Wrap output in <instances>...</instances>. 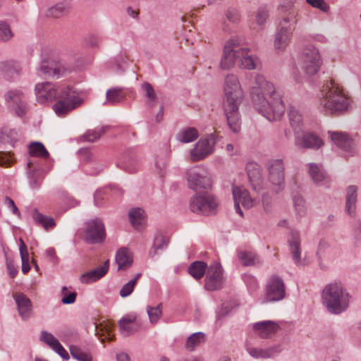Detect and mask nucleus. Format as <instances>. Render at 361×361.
<instances>
[{"mask_svg":"<svg viewBox=\"0 0 361 361\" xmlns=\"http://www.w3.org/2000/svg\"><path fill=\"white\" fill-rule=\"evenodd\" d=\"M254 108L269 121L280 120L285 112L281 94L274 84L260 74L256 75L250 86Z\"/></svg>","mask_w":361,"mask_h":361,"instance_id":"f257e3e1","label":"nucleus"},{"mask_svg":"<svg viewBox=\"0 0 361 361\" xmlns=\"http://www.w3.org/2000/svg\"><path fill=\"white\" fill-rule=\"evenodd\" d=\"M35 92L39 103L44 104L58 99L53 105V109L59 116H66L84 102L75 89L67 85L49 82H39L36 84Z\"/></svg>","mask_w":361,"mask_h":361,"instance_id":"f03ea898","label":"nucleus"},{"mask_svg":"<svg viewBox=\"0 0 361 361\" xmlns=\"http://www.w3.org/2000/svg\"><path fill=\"white\" fill-rule=\"evenodd\" d=\"M224 109L229 128L233 133L240 130L239 106L242 102L243 92L236 75H227L224 85Z\"/></svg>","mask_w":361,"mask_h":361,"instance_id":"7ed1b4c3","label":"nucleus"},{"mask_svg":"<svg viewBox=\"0 0 361 361\" xmlns=\"http://www.w3.org/2000/svg\"><path fill=\"white\" fill-rule=\"evenodd\" d=\"M350 99L333 80H327L322 86L318 97L317 107L325 114L339 115L347 111Z\"/></svg>","mask_w":361,"mask_h":361,"instance_id":"20e7f679","label":"nucleus"},{"mask_svg":"<svg viewBox=\"0 0 361 361\" xmlns=\"http://www.w3.org/2000/svg\"><path fill=\"white\" fill-rule=\"evenodd\" d=\"M350 299V294L341 283H330L322 292V302L331 314H339L346 311Z\"/></svg>","mask_w":361,"mask_h":361,"instance_id":"39448f33","label":"nucleus"},{"mask_svg":"<svg viewBox=\"0 0 361 361\" xmlns=\"http://www.w3.org/2000/svg\"><path fill=\"white\" fill-rule=\"evenodd\" d=\"M297 23L296 11H291L288 16H283L275 35L274 45L276 51H283L288 47Z\"/></svg>","mask_w":361,"mask_h":361,"instance_id":"423d86ee","label":"nucleus"},{"mask_svg":"<svg viewBox=\"0 0 361 361\" xmlns=\"http://www.w3.org/2000/svg\"><path fill=\"white\" fill-rule=\"evenodd\" d=\"M218 206L216 197L207 192L197 193L190 201V208L192 212L205 216L215 214Z\"/></svg>","mask_w":361,"mask_h":361,"instance_id":"0eeeda50","label":"nucleus"},{"mask_svg":"<svg viewBox=\"0 0 361 361\" xmlns=\"http://www.w3.org/2000/svg\"><path fill=\"white\" fill-rule=\"evenodd\" d=\"M284 171L285 166L282 159H276L269 161L268 181L275 193H279L285 188Z\"/></svg>","mask_w":361,"mask_h":361,"instance_id":"6e6552de","label":"nucleus"},{"mask_svg":"<svg viewBox=\"0 0 361 361\" xmlns=\"http://www.w3.org/2000/svg\"><path fill=\"white\" fill-rule=\"evenodd\" d=\"M302 68L306 74H316L322 65V58L319 50L313 45L306 46L302 54Z\"/></svg>","mask_w":361,"mask_h":361,"instance_id":"1a4fd4ad","label":"nucleus"},{"mask_svg":"<svg viewBox=\"0 0 361 361\" xmlns=\"http://www.w3.org/2000/svg\"><path fill=\"white\" fill-rule=\"evenodd\" d=\"M240 42L238 38H232L226 42L224 47L223 56L220 66L222 69L228 70L233 67L236 61L240 57Z\"/></svg>","mask_w":361,"mask_h":361,"instance_id":"9d476101","label":"nucleus"},{"mask_svg":"<svg viewBox=\"0 0 361 361\" xmlns=\"http://www.w3.org/2000/svg\"><path fill=\"white\" fill-rule=\"evenodd\" d=\"M225 279L221 265L218 262H213L207 269L205 278V289L210 291L219 290L222 288Z\"/></svg>","mask_w":361,"mask_h":361,"instance_id":"9b49d317","label":"nucleus"},{"mask_svg":"<svg viewBox=\"0 0 361 361\" xmlns=\"http://www.w3.org/2000/svg\"><path fill=\"white\" fill-rule=\"evenodd\" d=\"M215 141L211 135L209 137L201 138L190 150V157L192 161H199L204 159L214 151Z\"/></svg>","mask_w":361,"mask_h":361,"instance_id":"f8f14e48","label":"nucleus"},{"mask_svg":"<svg viewBox=\"0 0 361 361\" xmlns=\"http://www.w3.org/2000/svg\"><path fill=\"white\" fill-rule=\"evenodd\" d=\"M188 182L190 188L194 190L207 189L211 185V178L205 168L197 167L189 171Z\"/></svg>","mask_w":361,"mask_h":361,"instance_id":"ddd939ff","label":"nucleus"},{"mask_svg":"<svg viewBox=\"0 0 361 361\" xmlns=\"http://www.w3.org/2000/svg\"><path fill=\"white\" fill-rule=\"evenodd\" d=\"M266 291L264 302L282 300L286 296V288L282 279L278 276H272L267 282Z\"/></svg>","mask_w":361,"mask_h":361,"instance_id":"4468645a","label":"nucleus"},{"mask_svg":"<svg viewBox=\"0 0 361 361\" xmlns=\"http://www.w3.org/2000/svg\"><path fill=\"white\" fill-rule=\"evenodd\" d=\"M232 194L235 212L241 217H243V212L240 208V205L245 209H249L254 207L255 200L251 197L247 189L241 186H233L232 188Z\"/></svg>","mask_w":361,"mask_h":361,"instance_id":"2eb2a0df","label":"nucleus"},{"mask_svg":"<svg viewBox=\"0 0 361 361\" xmlns=\"http://www.w3.org/2000/svg\"><path fill=\"white\" fill-rule=\"evenodd\" d=\"M104 226L100 219H96L86 222L85 238L87 242L90 243H100L104 239Z\"/></svg>","mask_w":361,"mask_h":361,"instance_id":"dca6fc26","label":"nucleus"},{"mask_svg":"<svg viewBox=\"0 0 361 361\" xmlns=\"http://www.w3.org/2000/svg\"><path fill=\"white\" fill-rule=\"evenodd\" d=\"M328 133L331 141L346 153V156H353L356 153L355 142L347 133L339 131H329Z\"/></svg>","mask_w":361,"mask_h":361,"instance_id":"f3484780","label":"nucleus"},{"mask_svg":"<svg viewBox=\"0 0 361 361\" xmlns=\"http://www.w3.org/2000/svg\"><path fill=\"white\" fill-rule=\"evenodd\" d=\"M6 102L12 106L19 116H23L27 109V99L25 93L20 90H11L5 94Z\"/></svg>","mask_w":361,"mask_h":361,"instance_id":"a211bd4d","label":"nucleus"},{"mask_svg":"<svg viewBox=\"0 0 361 361\" xmlns=\"http://www.w3.org/2000/svg\"><path fill=\"white\" fill-rule=\"evenodd\" d=\"M295 145L301 149H318L324 145V142L317 134L305 132L302 135H295Z\"/></svg>","mask_w":361,"mask_h":361,"instance_id":"6ab92c4d","label":"nucleus"},{"mask_svg":"<svg viewBox=\"0 0 361 361\" xmlns=\"http://www.w3.org/2000/svg\"><path fill=\"white\" fill-rule=\"evenodd\" d=\"M279 329V324L271 320L262 321L252 324L254 334L262 338L271 337Z\"/></svg>","mask_w":361,"mask_h":361,"instance_id":"aec40b11","label":"nucleus"},{"mask_svg":"<svg viewBox=\"0 0 361 361\" xmlns=\"http://www.w3.org/2000/svg\"><path fill=\"white\" fill-rule=\"evenodd\" d=\"M18 314L22 319L27 320L32 314V305L29 298L23 293L13 295Z\"/></svg>","mask_w":361,"mask_h":361,"instance_id":"412c9836","label":"nucleus"},{"mask_svg":"<svg viewBox=\"0 0 361 361\" xmlns=\"http://www.w3.org/2000/svg\"><path fill=\"white\" fill-rule=\"evenodd\" d=\"M41 341L49 346L55 353L65 360L69 359V355L59 343V340L50 332L42 331L39 336Z\"/></svg>","mask_w":361,"mask_h":361,"instance_id":"4be33fe9","label":"nucleus"},{"mask_svg":"<svg viewBox=\"0 0 361 361\" xmlns=\"http://www.w3.org/2000/svg\"><path fill=\"white\" fill-rule=\"evenodd\" d=\"M246 170L253 190L255 191L261 190L263 180L260 166L255 162H250L246 166Z\"/></svg>","mask_w":361,"mask_h":361,"instance_id":"5701e85b","label":"nucleus"},{"mask_svg":"<svg viewBox=\"0 0 361 361\" xmlns=\"http://www.w3.org/2000/svg\"><path fill=\"white\" fill-rule=\"evenodd\" d=\"M290 251L296 264H301V247L300 233L297 231H291L288 240Z\"/></svg>","mask_w":361,"mask_h":361,"instance_id":"b1692460","label":"nucleus"},{"mask_svg":"<svg viewBox=\"0 0 361 361\" xmlns=\"http://www.w3.org/2000/svg\"><path fill=\"white\" fill-rule=\"evenodd\" d=\"M109 268V261L107 259L100 267L86 272L80 276V280L82 283H90L103 277Z\"/></svg>","mask_w":361,"mask_h":361,"instance_id":"393cba45","label":"nucleus"},{"mask_svg":"<svg viewBox=\"0 0 361 361\" xmlns=\"http://www.w3.org/2000/svg\"><path fill=\"white\" fill-rule=\"evenodd\" d=\"M169 243V238L163 233L158 231L154 237L153 243L149 252L150 257L154 258L160 252L166 249Z\"/></svg>","mask_w":361,"mask_h":361,"instance_id":"a878e982","label":"nucleus"},{"mask_svg":"<svg viewBox=\"0 0 361 361\" xmlns=\"http://www.w3.org/2000/svg\"><path fill=\"white\" fill-rule=\"evenodd\" d=\"M281 348L279 345L272 346L266 349L247 347V351L249 355L256 359L262 358L267 359L276 356L281 352Z\"/></svg>","mask_w":361,"mask_h":361,"instance_id":"bb28decb","label":"nucleus"},{"mask_svg":"<svg viewBox=\"0 0 361 361\" xmlns=\"http://www.w3.org/2000/svg\"><path fill=\"white\" fill-rule=\"evenodd\" d=\"M249 49L247 47H241L240 51V57L239 58V66L247 70H253L258 67L259 63V59L248 54Z\"/></svg>","mask_w":361,"mask_h":361,"instance_id":"cd10ccee","label":"nucleus"},{"mask_svg":"<svg viewBox=\"0 0 361 361\" xmlns=\"http://www.w3.org/2000/svg\"><path fill=\"white\" fill-rule=\"evenodd\" d=\"M116 262L118 264V270H126L129 269L133 262L131 252L125 247L119 249L116 255Z\"/></svg>","mask_w":361,"mask_h":361,"instance_id":"c85d7f7f","label":"nucleus"},{"mask_svg":"<svg viewBox=\"0 0 361 361\" xmlns=\"http://www.w3.org/2000/svg\"><path fill=\"white\" fill-rule=\"evenodd\" d=\"M357 190V187L353 185L348 186L346 189L345 212L350 216L355 214Z\"/></svg>","mask_w":361,"mask_h":361,"instance_id":"c756f323","label":"nucleus"},{"mask_svg":"<svg viewBox=\"0 0 361 361\" xmlns=\"http://www.w3.org/2000/svg\"><path fill=\"white\" fill-rule=\"evenodd\" d=\"M308 173L315 184L323 185L327 181L328 177L326 172L319 164L310 163Z\"/></svg>","mask_w":361,"mask_h":361,"instance_id":"7c9ffc66","label":"nucleus"},{"mask_svg":"<svg viewBox=\"0 0 361 361\" xmlns=\"http://www.w3.org/2000/svg\"><path fill=\"white\" fill-rule=\"evenodd\" d=\"M136 317L129 315L123 317L118 322L119 330L122 335L128 336L138 330V326L135 324Z\"/></svg>","mask_w":361,"mask_h":361,"instance_id":"2f4dec72","label":"nucleus"},{"mask_svg":"<svg viewBox=\"0 0 361 361\" xmlns=\"http://www.w3.org/2000/svg\"><path fill=\"white\" fill-rule=\"evenodd\" d=\"M238 258L240 263L246 267L254 266L262 262L259 256L252 251L239 250Z\"/></svg>","mask_w":361,"mask_h":361,"instance_id":"473e14b6","label":"nucleus"},{"mask_svg":"<svg viewBox=\"0 0 361 361\" xmlns=\"http://www.w3.org/2000/svg\"><path fill=\"white\" fill-rule=\"evenodd\" d=\"M288 117L291 127L296 135L302 130V116L295 107L290 106L288 109Z\"/></svg>","mask_w":361,"mask_h":361,"instance_id":"72a5a7b5","label":"nucleus"},{"mask_svg":"<svg viewBox=\"0 0 361 361\" xmlns=\"http://www.w3.org/2000/svg\"><path fill=\"white\" fill-rule=\"evenodd\" d=\"M125 89L123 87H113L106 91V102L105 104H116L120 103L126 97Z\"/></svg>","mask_w":361,"mask_h":361,"instance_id":"f704fd0d","label":"nucleus"},{"mask_svg":"<svg viewBox=\"0 0 361 361\" xmlns=\"http://www.w3.org/2000/svg\"><path fill=\"white\" fill-rule=\"evenodd\" d=\"M199 136L197 130L193 127L183 128L177 134V140L183 143H188L195 140Z\"/></svg>","mask_w":361,"mask_h":361,"instance_id":"c9c22d12","label":"nucleus"},{"mask_svg":"<svg viewBox=\"0 0 361 361\" xmlns=\"http://www.w3.org/2000/svg\"><path fill=\"white\" fill-rule=\"evenodd\" d=\"M204 342L205 334L202 332H196L188 338L185 344V348L187 350L191 352Z\"/></svg>","mask_w":361,"mask_h":361,"instance_id":"e433bc0d","label":"nucleus"},{"mask_svg":"<svg viewBox=\"0 0 361 361\" xmlns=\"http://www.w3.org/2000/svg\"><path fill=\"white\" fill-rule=\"evenodd\" d=\"M33 219L37 224L41 225L47 231L56 226L55 221L52 217L45 216L37 210L33 213Z\"/></svg>","mask_w":361,"mask_h":361,"instance_id":"4c0bfd02","label":"nucleus"},{"mask_svg":"<svg viewBox=\"0 0 361 361\" xmlns=\"http://www.w3.org/2000/svg\"><path fill=\"white\" fill-rule=\"evenodd\" d=\"M65 70L61 69L60 67H49L47 62L43 61L39 68V75H48L59 78L63 74Z\"/></svg>","mask_w":361,"mask_h":361,"instance_id":"58836bf2","label":"nucleus"},{"mask_svg":"<svg viewBox=\"0 0 361 361\" xmlns=\"http://www.w3.org/2000/svg\"><path fill=\"white\" fill-rule=\"evenodd\" d=\"M207 264L200 261L192 262L188 268V271L196 279H201L206 272Z\"/></svg>","mask_w":361,"mask_h":361,"instance_id":"ea45409f","label":"nucleus"},{"mask_svg":"<svg viewBox=\"0 0 361 361\" xmlns=\"http://www.w3.org/2000/svg\"><path fill=\"white\" fill-rule=\"evenodd\" d=\"M144 211L140 208H133L129 211L128 216L132 226L138 229L142 224Z\"/></svg>","mask_w":361,"mask_h":361,"instance_id":"a19ab883","label":"nucleus"},{"mask_svg":"<svg viewBox=\"0 0 361 361\" xmlns=\"http://www.w3.org/2000/svg\"><path fill=\"white\" fill-rule=\"evenodd\" d=\"M20 258L22 261V271L24 274L27 273L30 270V257H29V253L27 251V246L23 239L20 238Z\"/></svg>","mask_w":361,"mask_h":361,"instance_id":"79ce46f5","label":"nucleus"},{"mask_svg":"<svg viewBox=\"0 0 361 361\" xmlns=\"http://www.w3.org/2000/svg\"><path fill=\"white\" fill-rule=\"evenodd\" d=\"M29 154L33 157L47 158L49 152L42 142H35L29 145Z\"/></svg>","mask_w":361,"mask_h":361,"instance_id":"37998d69","label":"nucleus"},{"mask_svg":"<svg viewBox=\"0 0 361 361\" xmlns=\"http://www.w3.org/2000/svg\"><path fill=\"white\" fill-rule=\"evenodd\" d=\"M68 9V5L65 3H58L47 9L45 16L48 18H59Z\"/></svg>","mask_w":361,"mask_h":361,"instance_id":"c03bdc74","label":"nucleus"},{"mask_svg":"<svg viewBox=\"0 0 361 361\" xmlns=\"http://www.w3.org/2000/svg\"><path fill=\"white\" fill-rule=\"evenodd\" d=\"M147 312L150 323L152 324L157 323L162 316V304L159 303L156 307L148 305Z\"/></svg>","mask_w":361,"mask_h":361,"instance_id":"a18cd8bd","label":"nucleus"},{"mask_svg":"<svg viewBox=\"0 0 361 361\" xmlns=\"http://www.w3.org/2000/svg\"><path fill=\"white\" fill-rule=\"evenodd\" d=\"M0 67L4 71L12 75H19L21 72V67L19 63L13 61L2 62Z\"/></svg>","mask_w":361,"mask_h":361,"instance_id":"49530a36","label":"nucleus"},{"mask_svg":"<svg viewBox=\"0 0 361 361\" xmlns=\"http://www.w3.org/2000/svg\"><path fill=\"white\" fill-rule=\"evenodd\" d=\"M70 352L73 358L78 361H92V356L90 353L83 352L77 346H71Z\"/></svg>","mask_w":361,"mask_h":361,"instance_id":"de8ad7c7","label":"nucleus"},{"mask_svg":"<svg viewBox=\"0 0 361 361\" xmlns=\"http://www.w3.org/2000/svg\"><path fill=\"white\" fill-rule=\"evenodd\" d=\"M94 325L95 335L98 336L104 335L106 339L109 340L113 338V335L111 334V326L109 324H100L99 325L94 324Z\"/></svg>","mask_w":361,"mask_h":361,"instance_id":"09e8293b","label":"nucleus"},{"mask_svg":"<svg viewBox=\"0 0 361 361\" xmlns=\"http://www.w3.org/2000/svg\"><path fill=\"white\" fill-rule=\"evenodd\" d=\"M13 37L10 25L5 21H0V41L8 42Z\"/></svg>","mask_w":361,"mask_h":361,"instance_id":"8fccbe9b","label":"nucleus"},{"mask_svg":"<svg viewBox=\"0 0 361 361\" xmlns=\"http://www.w3.org/2000/svg\"><path fill=\"white\" fill-rule=\"evenodd\" d=\"M293 204L295 210L296 212V215L299 218H302L305 216L306 214V207L305 200L302 197L300 196H295L293 198Z\"/></svg>","mask_w":361,"mask_h":361,"instance_id":"3c124183","label":"nucleus"},{"mask_svg":"<svg viewBox=\"0 0 361 361\" xmlns=\"http://www.w3.org/2000/svg\"><path fill=\"white\" fill-rule=\"evenodd\" d=\"M142 89L145 93V97L149 100L148 105L153 107L157 99V95L153 87L149 82H145L142 85Z\"/></svg>","mask_w":361,"mask_h":361,"instance_id":"603ef678","label":"nucleus"},{"mask_svg":"<svg viewBox=\"0 0 361 361\" xmlns=\"http://www.w3.org/2000/svg\"><path fill=\"white\" fill-rule=\"evenodd\" d=\"M102 42V37L98 34H89L84 38V42L90 48H99Z\"/></svg>","mask_w":361,"mask_h":361,"instance_id":"864d4df0","label":"nucleus"},{"mask_svg":"<svg viewBox=\"0 0 361 361\" xmlns=\"http://www.w3.org/2000/svg\"><path fill=\"white\" fill-rule=\"evenodd\" d=\"M107 129V126H104L98 129L88 130L84 135V139L88 142H94L103 135Z\"/></svg>","mask_w":361,"mask_h":361,"instance_id":"5fc2aeb1","label":"nucleus"},{"mask_svg":"<svg viewBox=\"0 0 361 361\" xmlns=\"http://www.w3.org/2000/svg\"><path fill=\"white\" fill-rule=\"evenodd\" d=\"M61 294L62 295L61 302L65 305H71L75 302L77 297L75 292H69L66 286H63Z\"/></svg>","mask_w":361,"mask_h":361,"instance_id":"6e6d98bb","label":"nucleus"},{"mask_svg":"<svg viewBox=\"0 0 361 361\" xmlns=\"http://www.w3.org/2000/svg\"><path fill=\"white\" fill-rule=\"evenodd\" d=\"M226 19L231 23H238L240 19L239 11L233 6L228 7L225 11Z\"/></svg>","mask_w":361,"mask_h":361,"instance_id":"4d7b16f0","label":"nucleus"},{"mask_svg":"<svg viewBox=\"0 0 361 361\" xmlns=\"http://www.w3.org/2000/svg\"><path fill=\"white\" fill-rule=\"evenodd\" d=\"M295 0H283V1L280 4V11L281 13H284L285 16H288V14L291 11H298L293 8Z\"/></svg>","mask_w":361,"mask_h":361,"instance_id":"13d9d810","label":"nucleus"},{"mask_svg":"<svg viewBox=\"0 0 361 361\" xmlns=\"http://www.w3.org/2000/svg\"><path fill=\"white\" fill-rule=\"evenodd\" d=\"M135 286V279H132L126 284L123 286L121 289L120 290V295L122 298H126L130 295L133 291L134 287Z\"/></svg>","mask_w":361,"mask_h":361,"instance_id":"bf43d9fd","label":"nucleus"},{"mask_svg":"<svg viewBox=\"0 0 361 361\" xmlns=\"http://www.w3.org/2000/svg\"><path fill=\"white\" fill-rule=\"evenodd\" d=\"M306 1L312 7L318 8L323 12H327L329 10V6L324 0H306Z\"/></svg>","mask_w":361,"mask_h":361,"instance_id":"052dcab7","label":"nucleus"},{"mask_svg":"<svg viewBox=\"0 0 361 361\" xmlns=\"http://www.w3.org/2000/svg\"><path fill=\"white\" fill-rule=\"evenodd\" d=\"M269 13L267 8H259L256 16V23L259 25H262L266 22Z\"/></svg>","mask_w":361,"mask_h":361,"instance_id":"680f3d73","label":"nucleus"},{"mask_svg":"<svg viewBox=\"0 0 361 361\" xmlns=\"http://www.w3.org/2000/svg\"><path fill=\"white\" fill-rule=\"evenodd\" d=\"M264 211L269 214L272 210V198L268 193H264L262 199Z\"/></svg>","mask_w":361,"mask_h":361,"instance_id":"e2e57ef3","label":"nucleus"},{"mask_svg":"<svg viewBox=\"0 0 361 361\" xmlns=\"http://www.w3.org/2000/svg\"><path fill=\"white\" fill-rule=\"evenodd\" d=\"M47 258L54 265L59 262V258L56 255V250L53 247H49L45 251Z\"/></svg>","mask_w":361,"mask_h":361,"instance_id":"0e129e2a","label":"nucleus"},{"mask_svg":"<svg viewBox=\"0 0 361 361\" xmlns=\"http://www.w3.org/2000/svg\"><path fill=\"white\" fill-rule=\"evenodd\" d=\"M4 204L7 207L8 209H11V211L12 212V213L14 215L20 216V213L18 207H16L14 201L11 198H10L8 197H6V198L4 200Z\"/></svg>","mask_w":361,"mask_h":361,"instance_id":"69168bd1","label":"nucleus"},{"mask_svg":"<svg viewBox=\"0 0 361 361\" xmlns=\"http://www.w3.org/2000/svg\"><path fill=\"white\" fill-rule=\"evenodd\" d=\"M6 267L11 278L13 279L18 273V267L16 266L12 260H6Z\"/></svg>","mask_w":361,"mask_h":361,"instance_id":"338daca9","label":"nucleus"},{"mask_svg":"<svg viewBox=\"0 0 361 361\" xmlns=\"http://www.w3.org/2000/svg\"><path fill=\"white\" fill-rule=\"evenodd\" d=\"M134 160L130 159L128 163H118V166L125 171H128L129 173H134L136 171L137 169L134 165Z\"/></svg>","mask_w":361,"mask_h":361,"instance_id":"774afa93","label":"nucleus"}]
</instances>
